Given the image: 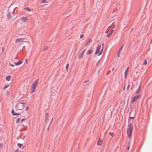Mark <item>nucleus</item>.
<instances>
[{"instance_id": "nucleus-1", "label": "nucleus", "mask_w": 152, "mask_h": 152, "mask_svg": "<svg viewBox=\"0 0 152 152\" xmlns=\"http://www.w3.org/2000/svg\"><path fill=\"white\" fill-rule=\"evenodd\" d=\"M104 47V44L103 43L102 44V45H98L96 50L95 54L98 56L101 55L102 53Z\"/></svg>"}, {"instance_id": "nucleus-2", "label": "nucleus", "mask_w": 152, "mask_h": 152, "mask_svg": "<svg viewBox=\"0 0 152 152\" xmlns=\"http://www.w3.org/2000/svg\"><path fill=\"white\" fill-rule=\"evenodd\" d=\"M133 126L131 124H129V125L127 129V134L128 136L129 137H130L132 135V132L133 129Z\"/></svg>"}, {"instance_id": "nucleus-3", "label": "nucleus", "mask_w": 152, "mask_h": 152, "mask_svg": "<svg viewBox=\"0 0 152 152\" xmlns=\"http://www.w3.org/2000/svg\"><path fill=\"white\" fill-rule=\"evenodd\" d=\"M25 104L23 102H19L16 104L15 107L17 110H21L23 109Z\"/></svg>"}, {"instance_id": "nucleus-4", "label": "nucleus", "mask_w": 152, "mask_h": 152, "mask_svg": "<svg viewBox=\"0 0 152 152\" xmlns=\"http://www.w3.org/2000/svg\"><path fill=\"white\" fill-rule=\"evenodd\" d=\"M25 39L24 38H20L17 39L15 40V42L16 43H18L20 42H23V40Z\"/></svg>"}, {"instance_id": "nucleus-5", "label": "nucleus", "mask_w": 152, "mask_h": 152, "mask_svg": "<svg viewBox=\"0 0 152 152\" xmlns=\"http://www.w3.org/2000/svg\"><path fill=\"white\" fill-rule=\"evenodd\" d=\"M140 97V94L137 95L135 96L133 98L132 100V103L136 101Z\"/></svg>"}, {"instance_id": "nucleus-6", "label": "nucleus", "mask_w": 152, "mask_h": 152, "mask_svg": "<svg viewBox=\"0 0 152 152\" xmlns=\"http://www.w3.org/2000/svg\"><path fill=\"white\" fill-rule=\"evenodd\" d=\"M85 50V49H84L81 53L79 54L78 57L79 59H80L83 58Z\"/></svg>"}, {"instance_id": "nucleus-7", "label": "nucleus", "mask_w": 152, "mask_h": 152, "mask_svg": "<svg viewBox=\"0 0 152 152\" xmlns=\"http://www.w3.org/2000/svg\"><path fill=\"white\" fill-rule=\"evenodd\" d=\"M20 20L23 23H25L28 20V19L26 17H23L20 18Z\"/></svg>"}, {"instance_id": "nucleus-8", "label": "nucleus", "mask_w": 152, "mask_h": 152, "mask_svg": "<svg viewBox=\"0 0 152 152\" xmlns=\"http://www.w3.org/2000/svg\"><path fill=\"white\" fill-rule=\"evenodd\" d=\"M92 40L91 39H89L87 41L86 43V46H87L89 45L92 42Z\"/></svg>"}, {"instance_id": "nucleus-9", "label": "nucleus", "mask_w": 152, "mask_h": 152, "mask_svg": "<svg viewBox=\"0 0 152 152\" xmlns=\"http://www.w3.org/2000/svg\"><path fill=\"white\" fill-rule=\"evenodd\" d=\"M38 80H36L34 81V83H33L32 86L33 87H34L35 88H36L37 85H38Z\"/></svg>"}, {"instance_id": "nucleus-10", "label": "nucleus", "mask_w": 152, "mask_h": 152, "mask_svg": "<svg viewBox=\"0 0 152 152\" xmlns=\"http://www.w3.org/2000/svg\"><path fill=\"white\" fill-rule=\"evenodd\" d=\"M103 142V140L100 139H99V140L97 142V145H101Z\"/></svg>"}, {"instance_id": "nucleus-11", "label": "nucleus", "mask_w": 152, "mask_h": 152, "mask_svg": "<svg viewBox=\"0 0 152 152\" xmlns=\"http://www.w3.org/2000/svg\"><path fill=\"white\" fill-rule=\"evenodd\" d=\"M93 52V50L92 49H89L86 52L87 55H89L91 54Z\"/></svg>"}, {"instance_id": "nucleus-12", "label": "nucleus", "mask_w": 152, "mask_h": 152, "mask_svg": "<svg viewBox=\"0 0 152 152\" xmlns=\"http://www.w3.org/2000/svg\"><path fill=\"white\" fill-rule=\"evenodd\" d=\"M129 69V67H128L126 69L125 73H124V77L125 78H126V77L127 75V74L128 72V70Z\"/></svg>"}, {"instance_id": "nucleus-13", "label": "nucleus", "mask_w": 152, "mask_h": 152, "mask_svg": "<svg viewBox=\"0 0 152 152\" xmlns=\"http://www.w3.org/2000/svg\"><path fill=\"white\" fill-rule=\"evenodd\" d=\"M36 88L33 87L32 86H31V93L32 94L33 93V92H34Z\"/></svg>"}, {"instance_id": "nucleus-14", "label": "nucleus", "mask_w": 152, "mask_h": 152, "mask_svg": "<svg viewBox=\"0 0 152 152\" xmlns=\"http://www.w3.org/2000/svg\"><path fill=\"white\" fill-rule=\"evenodd\" d=\"M11 113L13 115H20V114L17 113H15L13 110H12Z\"/></svg>"}, {"instance_id": "nucleus-15", "label": "nucleus", "mask_w": 152, "mask_h": 152, "mask_svg": "<svg viewBox=\"0 0 152 152\" xmlns=\"http://www.w3.org/2000/svg\"><path fill=\"white\" fill-rule=\"evenodd\" d=\"M48 0H41V4H43L45 3H48Z\"/></svg>"}, {"instance_id": "nucleus-16", "label": "nucleus", "mask_w": 152, "mask_h": 152, "mask_svg": "<svg viewBox=\"0 0 152 152\" xmlns=\"http://www.w3.org/2000/svg\"><path fill=\"white\" fill-rule=\"evenodd\" d=\"M18 146L19 148L21 149H23L24 148V147L23 146L22 144L20 143L18 144Z\"/></svg>"}, {"instance_id": "nucleus-17", "label": "nucleus", "mask_w": 152, "mask_h": 152, "mask_svg": "<svg viewBox=\"0 0 152 152\" xmlns=\"http://www.w3.org/2000/svg\"><path fill=\"white\" fill-rule=\"evenodd\" d=\"M11 78V77L10 76H7L6 77V79L7 81H10Z\"/></svg>"}, {"instance_id": "nucleus-18", "label": "nucleus", "mask_w": 152, "mask_h": 152, "mask_svg": "<svg viewBox=\"0 0 152 152\" xmlns=\"http://www.w3.org/2000/svg\"><path fill=\"white\" fill-rule=\"evenodd\" d=\"M22 61H20L16 63H15V64L16 65H19L20 64H22Z\"/></svg>"}, {"instance_id": "nucleus-19", "label": "nucleus", "mask_w": 152, "mask_h": 152, "mask_svg": "<svg viewBox=\"0 0 152 152\" xmlns=\"http://www.w3.org/2000/svg\"><path fill=\"white\" fill-rule=\"evenodd\" d=\"M69 66V63L67 64L66 65L65 68H66V69L67 71H68V68Z\"/></svg>"}, {"instance_id": "nucleus-20", "label": "nucleus", "mask_w": 152, "mask_h": 152, "mask_svg": "<svg viewBox=\"0 0 152 152\" xmlns=\"http://www.w3.org/2000/svg\"><path fill=\"white\" fill-rule=\"evenodd\" d=\"M108 134L111 136L112 137H113L114 135V134L113 132H109L108 133Z\"/></svg>"}, {"instance_id": "nucleus-21", "label": "nucleus", "mask_w": 152, "mask_h": 152, "mask_svg": "<svg viewBox=\"0 0 152 152\" xmlns=\"http://www.w3.org/2000/svg\"><path fill=\"white\" fill-rule=\"evenodd\" d=\"M25 10H27L28 12H30L31 11V10L28 7L25 8H24Z\"/></svg>"}, {"instance_id": "nucleus-22", "label": "nucleus", "mask_w": 152, "mask_h": 152, "mask_svg": "<svg viewBox=\"0 0 152 152\" xmlns=\"http://www.w3.org/2000/svg\"><path fill=\"white\" fill-rule=\"evenodd\" d=\"M147 61L146 60H145L144 61V62L143 63V64L145 65H146L147 64Z\"/></svg>"}, {"instance_id": "nucleus-23", "label": "nucleus", "mask_w": 152, "mask_h": 152, "mask_svg": "<svg viewBox=\"0 0 152 152\" xmlns=\"http://www.w3.org/2000/svg\"><path fill=\"white\" fill-rule=\"evenodd\" d=\"M140 88H139L137 90V91L136 93V94H137L140 93Z\"/></svg>"}, {"instance_id": "nucleus-24", "label": "nucleus", "mask_w": 152, "mask_h": 152, "mask_svg": "<svg viewBox=\"0 0 152 152\" xmlns=\"http://www.w3.org/2000/svg\"><path fill=\"white\" fill-rule=\"evenodd\" d=\"M112 34L111 33H110L109 34H108L107 35V37H110V35H111V34Z\"/></svg>"}, {"instance_id": "nucleus-25", "label": "nucleus", "mask_w": 152, "mask_h": 152, "mask_svg": "<svg viewBox=\"0 0 152 152\" xmlns=\"http://www.w3.org/2000/svg\"><path fill=\"white\" fill-rule=\"evenodd\" d=\"M9 86V85H7L6 86H4V88H3V89H6L7 88L8 86Z\"/></svg>"}, {"instance_id": "nucleus-26", "label": "nucleus", "mask_w": 152, "mask_h": 152, "mask_svg": "<svg viewBox=\"0 0 152 152\" xmlns=\"http://www.w3.org/2000/svg\"><path fill=\"white\" fill-rule=\"evenodd\" d=\"M20 120V118H18L16 120V123H18L19 122Z\"/></svg>"}, {"instance_id": "nucleus-27", "label": "nucleus", "mask_w": 152, "mask_h": 152, "mask_svg": "<svg viewBox=\"0 0 152 152\" xmlns=\"http://www.w3.org/2000/svg\"><path fill=\"white\" fill-rule=\"evenodd\" d=\"M19 150L18 149H16L15 151V152H19Z\"/></svg>"}, {"instance_id": "nucleus-28", "label": "nucleus", "mask_w": 152, "mask_h": 152, "mask_svg": "<svg viewBox=\"0 0 152 152\" xmlns=\"http://www.w3.org/2000/svg\"><path fill=\"white\" fill-rule=\"evenodd\" d=\"M134 118V117H130L129 118V121H130L131 119H133Z\"/></svg>"}, {"instance_id": "nucleus-29", "label": "nucleus", "mask_w": 152, "mask_h": 152, "mask_svg": "<svg viewBox=\"0 0 152 152\" xmlns=\"http://www.w3.org/2000/svg\"><path fill=\"white\" fill-rule=\"evenodd\" d=\"M83 34H81L80 35V38H82L83 37Z\"/></svg>"}, {"instance_id": "nucleus-30", "label": "nucleus", "mask_w": 152, "mask_h": 152, "mask_svg": "<svg viewBox=\"0 0 152 152\" xmlns=\"http://www.w3.org/2000/svg\"><path fill=\"white\" fill-rule=\"evenodd\" d=\"M28 106H26V111H27L28 110Z\"/></svg>"}, {"instance_id": "nucleus-31", "label": "nucleus", "mask_w": 152, "mask_h": 152, "mask_svg": "<svg viewBox=\"0 0 152 152\" xmlns=\"http://www.w3.org/2000/svg\"><path fill=\"white\" fill-rule=\"evenodd\" d=\"M9 65H10V66H12V67L14 66V65H13V64H9Z\"/></svg>"}, {"instance_id": "nucleus-32", "label": "nucleus", "mask_w": 152, "mask_h": 152, "mask_svg": "<svg viewBox=\"0 0 152 152\" xmlns=\"http://www.w3.org/2000/svg\"><path fill=\"white\" fill-rule=\"evenodd\" d=\"M112 26V28H113L115 27V25L114 24H113Z\"/></svg>"}, {"instance_id": "nucleus-33", "label": "nucleus", "mask_w": 152, "mask_h": 152, "mask_svg": "<svg viewBox=\"0 0 152 152\" xmlns=\"http://www.w3.org/2000/svg\"><path fill=\"white\" fill-rule=\"evenodd\" d=\"M113 31V29H111L110 33H111L112 34Z\"/></svg>"}, {"instance_id": "nucleus-34", "label": "nucleus", "mask_w": 152, "mask_h": 152, "mask_svg": "<svg viewBox=\"0 0 152 152\" xmlns=\"http://www.w3.org/2000/svg\"><path fill=\"white\" fill-rule=\"evenodd\" d=\"M25 120V119H22V120H21V122H23V121H24Z\"/></svg>"}, {"instance_id": "nucleus-35", "label": "nucleus", "mask_w": 152, "mask_h": 152, "mask_svg": "<svg viewBox=\"0 0 152 152\" xmlns=\"http://www.w3.org/2000/svg\"><path fill=\"white\" fill-rule=\"evenodd\" d=\"M27 59H26L25 60V61H26V63H27Z\"/></svg>"}, {"instance_id": "nucleus-36", "label": "nucleus", "mask_w": 152, "mask_h": 152, "mask_svg": "<svg viewBox=\"0 0 152 152\" xmlns=\"http://www.w3.org/2000/svg\"><path fill=\"white\" fill-rule=\"evenodd\" d=\"M107 31H108V29H107V30L106 31V33H107Z\"/></svg>"}, {"instance_id": "nucleus-37", "label": "nucleus", "mask_w": 152, "mask_h": 152, "mask_svg": "<svg viewBox=\"0 0 152 152\" xmlns=\"http://www.w3.org/2000/svg\"><path fill=\"white\" fill-rule=\"evenodd\" d=\"M129 147H128V146H127V150H129Z\"/></svg>"}, {"instance_id": "nucleus-38", "label": "nucleus", "mask_w": 152, "mask_h": 152, "mask_svg": "<svg viewBox=\"0 0 152 152\" xmlns=\"http://www.w3.org/2000/svg\"><path fill=\"white\" fill-rule=\"evenodd\" d=\"M4 50V49L3 48L2 51H3Z\"/></svg>"}, {"instance_id": "nucleus-39", "label": "nucleus", "mask_w": 152, "mask_h": 152, "mask_svg": "<svg viewBox=\"0 0 152 152\" xmlns=\"http://www.w3.org/2000/svg\"><path fill=\"white\" fill-rule=\"evenodd\" d=\"M125 87H124V88L123 89V90H124L125 89Z\"/></svg>"}, {"instance_id": "nucleus-40", "label": "nucleus", "mask_w": 152, "mask_h": 152, "mask_svg": "<svg viewBox=\"0 0 152 152\" xmlns=\"http://www.w3.org/2000/svg\"><path fill=\"white\" fill-rule=\"evenodd\" d=\"M129 86H128V88H129Z\"/></svg>"}, {"instance_id": "nucleus-41", "label": "nucleus", "mask_w": 152, "mask_h": 152, "mask_svg": "<svg viewBox=\"0 0 152 152\" xmlns=\"http://www.w3.org/2000/svg\"><path fill=\"white\" fill-rule=\"evenodd\" d=\"M110 26H109V27H108V28H109Z\"/></svg>"}, {"instance_id": "nucleus-42", "label": "nucleus", "mask_w": 152, "mask_h": 152, "mask_svg": "<svg viewBox=\"0 0 152 152\" xmlns=\"http://www.w3.org/2000/svg\"><path fill=\"white\" fill-rule=\"evenodd\" d=\"M137 72H136V74H137Z\"/></svg>"}]
</instances>
